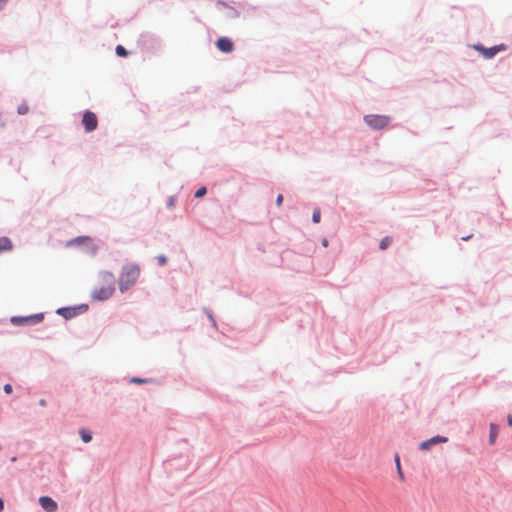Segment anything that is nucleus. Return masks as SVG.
<instances>
[{"label": "nucleus", "mask_w": 512, "mask_h": 512, "mask_svg": "<svg viewBox=\"0 0 512 512\" xmlns=\"http://www.w3.org/2000/svg\"><path fill=\"white\" fill-rule=\"evenodd\" d=\"M4 508V503H3V500L0 498V512L3 510Z\"/></svg>", "instance_id": "obj_27"}, {"label": "nucleus", "mask_w": 512, "mask_h": 512, "mask_svg": "<svg viewBox=\"0 0 512 512\" xmlns=\"http://www.w3.org/2000/svg\"><path fill=\"white\" fill-rule=\"evenodd\" d=\"M17 112H18V114H20V115H25V114H27V113L29 112V107H28V105H27L26 103H22V104H20V105L18 106V108H17Z\"/></svg>", "instance_id": "obj_15"}, {"label": "nucleus", "mask_w": 512, "mask_h": 512, "mask_svg": "<svg viewBox=\"0 0 512 512\" xmlns=\"http://www.w3.org/2000/svg\"><path fill=\"white\" fill-rule=\"evenodd\" d=\"M499 427L498 425L491 423L490 424V435H489V443L494 444L496 441V438L498 436Z\"/></svg>", "instance_id": "obj_11"}, {"label": "nucleus", "mask_w": 512, "mask_h": 512, "mask_svg": "<svg viewBox=\"0 0 512 512\" xmlns=\"http://www.w3.org/2000/svg\"><path fill=\"white\" fill-rule=\"evenodd\" d=\"M392 243V238L387 236L384 237L380 242V249L385 250Z\"/></svg>", "instance_id": "obj_14"}, {"label": "nucleus", "mask_w": 512, "mask_h": 512, "mask_svg": "<svg viewBox=\"0 0 512 512\" xmlns=\"http://www.w3.org/2000/svg\"><path fill=\"white\" fill-rule=\"evenodd\" d=\"M8 0H0V11L5 7Z\"/></svg>", "instance_id": "obj_25"}, {"label": "nucleus", "mask_w": 512, "mask_h": 512, "mask_svg": "<svg viewBox=\"0 0 512 512\" xmlns=\"http://www.w3.org/2000/svg\"><path fill=\"white\" fill-rule=\"evenodd\" d=\"M132 381L135 383H146L147 382V380L140 379V378H133Z\"/></svg>", "instance_id": "obj_24"}, {"label": "nucleus", "mask_w": 512, "mask_h": 512, "mask_svg": "<svg viewBox=\"0 0 512 512\" xmlns=\"http://www.w3.org/2000/svg\"><path fill=\"white\" fill-rule=\"evenodd\" d=\"M206 192H207L206 188H205V187H201V188H199V189L196 191V193H195V197H196V198H200V197L204 196V195L206 194Z\"/></svg>", "instance_id": "obj_18"}, {"label": "nucleus", "mask_w": 512, "mask_h": 512, "mask_svg": "<svg viewBox=\"0 0 512 512\" xmlns=\"http://www.w3.org/2000/svg\"><path fill=\"white\" fill-rule=\"evenodd\" d=\"M282 202H283V195L282 194H279L276 198V204L277 206H281L282 205Z\"/></svg>", "instance_id": "obj_22"}, {"label": "nucleus", "mask_w": 512, "mask_h": 512, "mask_svg": "<svg viewBox=\"0 0 512 512\" xmlns=\"http://www.w3.org/2000/svg\"><path fill=\"white\" fill-rule=\"evenodd\" d=\"M140 276V268L135 264H128L123 267L119 277V289L124 292L131 288Z\"/></svg>", "instance_id": "obj_2"}, {"label": "nucleus", "mask_w": 512, "mask_h": 512, "mask_svg": "<svg viewBox=\"0 0 512 512\" xmlns=\"http://www.w3.org/2000/svg\"><path fill=\"white\" fill-rule=\"evenodd\" d=\"M4 391L7 393V394H10L12 392V386L10 384H6L4 386Z\"/></svg>", "instance_id": "obj_23"}, {"label": "nucleus", "mask_w": 512, "mask_h": 512, "mask_svg": "<svg viewBox=\"0 0 512 512\" xmlns=\"http://www.w3.org/2000/svg\"><path fill=\"white\" fill-rule=\"evenodd\" d=\"M62 311H65V313L63 314L66 318L67 317H71L73 314L72 312L69 310V309H60L58 312L61 313Z\"/></svg>", "instance_id": "obj_21"}, {"label": "nucleus", "mask_w": 512, "mask_h": 512, "mask_svg": "<svg viewBox=\"0 0 512 512\" xmlns=\"http://www.w3.org/2000/svg\"><path fill=\"white\" fill-rule=\"evenodd\" d=\"M82 123L86 132H92L96 130L98 126V119L96 114L91 111H85L82 117Z\"/></svg>", "instance_id": "obj_4"}, {"label": "nucleus", "mask_w": 512, "mask_h": 512, "mask_svg": "<svg viewBox=\"0 0 512 512\" xmlns=\"http://www.w3.org/2000/svg\"><path fill=\"white\" fill-rule=\"evenodd\" d=\"M80 436L82 438V440L85 442V443H88L91 441L92 439V435L89 431H86L84 429H81L80 430Z\"/></svg>", "instance_id": "obj_12"}, {"label": "nucleus", "mask_w": 512, "mask_h": 512, "mask_svg": "<svg viewBox=\"0 0 512 512\" xmlns=\"http://www.w3.org/2000/svg\"><path fill=\"white\" fill-rule=\"evenodd\" d=\"M99 284L92 292V299L97 301H104L109 299L115 291V277L114 274L108 271H103L98 276Z\"/></svg>", "instance_id": "obj_1"}, {"label": "nucleus", "mask_w": 512, "mask_h": 512, "mask_svg": "<svg viewBox=\"0 0 512 512\" xmlns=\"http://www.w3.org/2000/svg\"><path fill=\"white\" fill-rule=\"evenodd\" d=\"M448 439L444 436H434L426 441L420 443L419 447L421 450H428L432 445L439 443H446Z\"/></svg>", "instance_id": "obj_9"}, {"label": "nucleus", "mask_w": 512, "mask_h": 512, "mask_svg": "<svg viewBox=\"0 0 512 512\" xmlns=\"http://www.w3.org/2000/svg\"><path fill=\"white\" fill-rule=\"evenodd\" d=\"M116 54L120 57H126L128 55V52L122 45H118L116 47Z\"/></svg>", "instance_id": "obj_16"}, {"label": "nucleus", "mask_w": 512, "mask_h": 512, "mask_svg": "<svg viewBox=\"0 0 512 512\" xmlns=\"http://www.w3.org/2000/svg\"><path fill=\"white\" fill-rule=\"evenodd\" d=\"M44 318L42 313L26 316V317H12L11 322L14 325H23V324H37L41 322Z\"/></svg>", "instance_id": "obj_5"}, {"label": "nucleus", "mask_w": 512, "mask_h": 512, "mask_svg": "<svg viewBox=\"0 0 512 512\" xmlns=\"http://www.w3.org/2000/svg\"><path fill=\"white\" fill-rule=\"evenodd\" d=\"M365 123L372 129H383L390 123V117L386 115H366Z\"/></svg>", "instance_id": "obj_3"}, {"label": "nucleus", "mask_w": 512, "mask_h": 512, "mask_svg": "<svg viewBox=\"0 0 512 512\" xmlns=\"http://www.w3.org/2000/svg\"><path fill=\"white\" fill-rule=\"evenodd\" d=\"M320 218H321L320 210L319 209L314 210L313 215H312V221L314 223H319Z\"/></svg>", "instance_id": "obj_17"}, {"label": "nucleus", "mask_w": 512, "mask_h": 512, "mask_svg": "<svg viewBox=\"0 0 512 512\" xmlns=\"http://www.w3.org/2000/svg\"><path fill=\"white\" fill-rule=\"evenodd\" d=\"M157 260L160 265H164L167 261L166 257L163 255L158 256Z\"/></svg>", "instance_id": "obj_20"}, {"label": "nucleus", "mask_w": 512, "mask_h": 512, "mask_svg": "<svg viewBox=\"0 0 512 512\" xmlns=\"http://www.w3.org/2000/svg\"><path fill=\"white\" fill-rule=\"evenodd\" d=\"M507 423L509 426H512V416L511 415L508 416Z\"/></svg>", "instance_id": "obj_26"}, {"label": "nucleus", "mask_w": 512, "mask_h": 512, "mask_svg": "<svg viewBox=\"0 0 512 512\" xmlns=\"http://www.w3.org/2000/svg\"><path fill=\"white\" fill-rule=\"evenodd\" d=\"M475 49L479 51L486 59L494 57L499 51L504 50V45H497L490 48H485L481 45H476Z\"/></svg>", "instance_id": "obj_6"}, {"label": "nucleus", "mask_w": 512, "mask_h": 512, "mask_svg": "<svg viewBox=\"0 0 512 512\" xmlns=\"http://www.w3.org/2000/svg\"><path fill=\"white\" fill-rule=\"evenodd\" d=\"M13 244L8 237H0V253L11 251Z\"/></svg>", "instance_id": "obj_10"}, {"label": "nucleus", "mask_w": 512, "mask_h": 512, "mask_svg": "<svg viewBox=\"0 0 512 512\" xmlns=\"http://www.w3.org/2000/svg\"><path fill=\"white\" fill-rule=\"evenodd\" d=\"M91 242H92V239L88 236L78 237L71 241V243H77V244L91 243Z\"/></svg>", "instance_id": "obj_13"}, {"label": "nucleus", "mask_w": 512, "mask_h": 512, "mask_svg": "<svg viewBox=\"0 0 512 512\" xmlns=\"http://www.w3.org/2000/svg\"><path fill=\"white\" fill-rule=\"evenodd\" d=\"M216 47L223 53H230L234 49V44L231 39L227 37H220L216 41Z\"/></svg>", "instance_id": "obj_7"}, {"label": "nucleus", "mask_w": 512, "mask_h": 512, "mask_svg": "<svg viewBox=\"0 0 512 512\" xmlns=\"http://www.w3.org/2000/svg\"><path fill=\"white\" fill-rule=\"evenodd\" d=\"M395 462H396L398 474H399L400 478H403V472L401 469L400 460H399L398 456L395 457Z\"/></svg>", "instance_id": "obj_19"}, {"label": "nucleus", "mask_w": 512, "mask_h": 512, "mask_svg": "<svg viewBox=\"0 0 512 512\" xmlns=\"http://www.w3.org/2000/svg\"><path fill=\"white\" fill-rule=\"evenodd\" d=\"M39 504L47 512H55L58 508L57 503L48 496L40 497Z\"/></svg>", "instance_id": "obj_8"}, {"label": "nucleus", "mask_w": 512, "mask_h": 512, "mask_svg": "<svg viewBox=\"0 0 512 512\" xmlns=\"http://www.w3.org/2000/svg\"><path fill=\"white\" fill-rule=\"evenodd\" d=\"M322 244H323V246L327 247L328 246V241L326 239H324Z\"/></svg>", "instance_id": "obj_28"}]
</instances>
